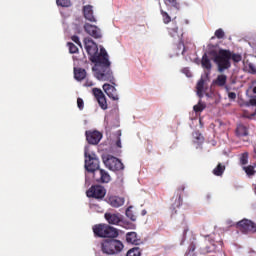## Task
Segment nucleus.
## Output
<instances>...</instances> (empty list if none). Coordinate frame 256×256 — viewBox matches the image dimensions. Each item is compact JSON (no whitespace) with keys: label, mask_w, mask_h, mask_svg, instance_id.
Returning a JSON list of instances; mask_svg holds the SVG:
<instances>
[{"label":"nucleus","mask_w":256,"mask_h":256,"mask_svg":"<svg viewBox=\"0 0 256 256\" xmlns=\"http://www.w3.org/2000/svg\"><path fill=\"white\" fill-rule=\"evenodd\" d=\"M236 227L242 233H248V231H251L252 233H256V224L255 222H252V220H249V219L240 220L239 222H237Z\"/></svg>","instance_id":"nucleus-10"},{"label":"nucleus","mask_w":256,"mask_h":256,"mask_svg":"<svg viewBox=\"0 0 256 256\" xmlns=\"http://www.w3.org/2000/svg\"><path fill=\"white\" fill-rule=\"evenodd\" d=\"M84 18L91 22L96 23V19L93 16V6L92 5H85L83 8Z\"/></svg>","instance_id":"nucleus-16"},{"label":"nucleus","mask_w":256,"mask_h":256,"mask_svg":"<svg viewBox=\"0 0 256 256\" xmlns=\"http://www.w3.org/2000/svg\"><path fill=\"white\" fill-rule=\"evenodd\" d=\"M141 252L139 247H134L127 252V256H141Z\"/></svg>","instance_id":"nucleus-28"},{"label":"nucleus","mask_w":256,"mask_h":256,"mask_svg":"<svg viewBox=\"0 0 256 256\" xmlns=\"http://www.w3.org/2000/svg\"><path fill=\"white\" fill-rule=\"evenodd\" d=\"M105 220L111 225H119L122 222V217L120 214L114 213H105L104 215Z\"/></svg>","instance_id":"nucleus-15"},{"label":"nucleus","mask_w":256,"mask_h":256,"mask_svg":"<svg viewBox=\"0 0 256 256\" xmlns=\"http://www.w3.org/2000/svg\"><path fill=\"white\" fill-rule=\"evenodd\" d=\"M84 31L93 37L94 39H101L102 37V32L98 26L90 24V23H85L84 24Z\"/></svg>","instance_id":"nucleus-12"},{"label":"nucleus","mask_w":256,"mask_h":256,"mask_svg":"<svg viewBox=\"0 0 256 256\" xmlns=\"http://www.w3.org/2000/svg\"><path fill=\"white\" fill-rule=\"evenodd\" d=\"M249 73L252 75L256 74V67L253 64L249 65Z\"/></svg>","instance_id":"nucleus-41"},{"label":"nucleus","mask_w":256,"mask_h":256,"mask_svg":"<svg viewBox=\"0 0 256 256\" xmlns=\"http://www.w3.org/2000/svg\"><path fill=\"white\" fill-rule=\"evenodd\" d=\"M117 140H116V147L118 148H122V142H121V136H122V132L121 130H118L117 132Z\"/></svg>","instance_id":"nucleus-36"},{"label":"nucleus","mask_w":256,"mask_h":256,"mask_svg":"<svg viewBox=\"0 0 256 256\" xmlns=\"http://www.w3.org/2000/svg\"><path fill=\"white\" fill-rule=\"evenodd\" d=\"M165 6L180 10V3L177 0H164Z\"/></svg>","instance_id":"nucleus-25"},{"label":"nucleus","mask_w":256,"mask_h":256,"mask_svg":"<svg viewBox=\"0 0 256 256\" xmlns=\"http://www.w3.org/2000/svg\"><path fill=\"white\" fill-rule=\"evenodd\" d=\"M246 106L256 107V99H251L248 103H246Z\"/></svg>","instance_id":"nucleus-42"},{"label":"nucleus","mask_w":256,"mask_h":256,"mask_svg":"<svg viewBox=\"0 0 256 256\" xmlns=\"http://www.w3.org/2000/svg\"><path fill=\"white\" fill-rule=\"evenodd\" d=\"M206 108V105L199 102L198 104L193 106V111L196 113L202 112Z\"/></svg>","instance_id":"nucleus-31"},{"label":"nucleus","mask_w":256,"mask_h":256,"mask_svg":"<svg viewBox=\"0 0 256 256\" xmlns=\"http://www.w3.org/2000/svg\"><path fill=\"white\" fill-rule=\"evenodd\" d=\"M84 157V168L87 172L92 173L94 183L109 184L111 181V176L109 175L108 171L100 168V162L96 158V155L85 150Z\"/></svg>","instance_id":"nucleus-1"},{"label":"nucleus","mask_w":256,"mask_h":256,"mask_svg":"<svg viewBox=\"0 0 256 256\" xmlns=\"http://www.w3.org/2000/svg\"><path fill=\"white\" fill-rule=\"evenodd\" d=\"M185 191V185L181 184L176 188V196H181L182 197V193Z\"/></svg>","instance_id":"nucleus-37"},{"label":"nucleus","mask_w":256,"mask_h":256,"mask_svg":"<svg viewBox=\"0 0 256 256\" xmlns=\"http://www.w3.org/2000/svg\"><path fill=\"white\" fill-rule=\"evenodd\" d=\"M172 206L171 209L173 211H175V213H177L176 209L180 208L183 205V198L179 195H174V197L172 198Z\"/></svg>","instance_id":"nucleus-20"},{"label":"nucleus","mask_w":256,"mask_h":256,"mask_svg":"<svg viewBox=\"0 0 256 256\" xmlns=\"http://www.w3.org/2000/svg\"><path fill=\"white\" fill-rule=\"evenodd\" d=\"M126 241L134 245H140L142 243L141 238L137 232H128L126 234Z\"/></svg>","instance_id":"nucleus-17"},{"label":"nucleus","mask_w":256,"mask_h":256,"mask_svg":"<svg viewBox=\"0 0 256 256\" xmlns=\"http://www.w3.org/2000/svg\"><path fill=\"white\" fill-rule=\"evenodd\" d=\"M196 250V245L194 243L190 244L188 251L185 253V256H189L190 253H194Z\"/></svg>","instance_id":"nucleus-38"},{"label":"nucleus","mask_w":256,"mask_h":256,"mask_svg":"<svg viewBox=\"0 0 256 256\" xmlns=\"http://www.w3.org/2000/svg\"><path fill=\"white\" fill-rule=\"evenodd\" d=\"M85 87H93V82H85Z\"/></svg>","instance_id":"nucleus-45"},{"label":"nucleus","mask_w":256,"mask_h":256,"mask_svg":"<svg viewBox=\"0 0 256 256\" xmlns=\"http://www.w3.org/2000/svg\"><path fill=\"white\" fill-rule=\"evenodd\" d=\"M85 136L88 144L91 145H97L102 139V134L99 131H86Z\"/></svg>","instance_id":"nucleus-13"},{"label":"nucleus","mask_w":256,"mask_h":256,"mask_svg":"<svg viewBox=\"0 0 256 256\" xmlns=\"http://www.w3.org/2000/svg\"><path fill=\"white\" fill-rule=\"evenodd\" d=\"M71 40L76 43L78 46L82 47L81 41L79 40V36H71Z\"/></svg>","instance_id":"nucleus-39"},{"label":"nucleus","mask_w":256,"mask_h":256,"mask_svg":"<svg viewBox=\"0 0 256 256\" xmlns=\"http://www.w3.org/2000/svg\"><path fill=\"white\" fill-rule=\"evenodd\" d=\"M193 137L197 139L198 141L203 140V136L199 132H195L193 134Z\"/></svg>","instance_id":"nucleus-43"},{"label":"nucleus","mask_w":256,"mask_h":256,"mask_svg":"<svg viewBox=\"0 0 256 256\" xmlns=\"http://www.w3.org/2000/svg\"><path fill=\"white\" fill-rule=\"evenodd\" d=\"M252 92H253L254 94H256V86L253 87Z\"/></svg>","instance_id":"nucleus-46"},{"label":"nucleus","mask_w":256,"mask_h":256,"mask_svg":"<svg viewBox=\"0 0 256 256\" xmlns=\"http://www.w3.org/2000/svg\"><path fill=\"white\" fill-rule=\"evenodd\" d=\"M68 47L71 54L79 53V48H77L76 44H73V42H68Z\"/></svg>","instance_id":"nucleus-33"},{"label":"nucleus","mask_w":256,"mask_h":256,"mask_svg":"<svg viewBox=\"0 0 256 256\" xmlns=\"http://www.w3.org/2000/svg\"><path fill=\"white\" fill-rule=\"evenodd\" d=\"M102 161L105 164V167L110 171L119 172L124 170L123 162L113 155H102Z\"/></svg>","instance_id":"nucleus-8"},{"label":"nucleus","mask_w":256,"mask_h":256,"mask_svg":"<svg viewBox=\"0 0 256 256\" xmlns=\"http://www.w3.org/2000/svg\"><path fill=\"white\" fill-rule=\"evenodd\" d=\"M103 91L105 92V94L110 98L113 99L114 101L119 100V96L117 94V89L115 88V86L109 84V83H105L102 86Z\"/></svg>","instance_id":"nucleus-14"},{"label":"nucleus","mask_w":256,"mask_h":256,"mask_svg":"<svg viewBox=\"0 0 256 256\" xmlns=\"http://www.w3.org/2000/svg\"><path fill=\"white\" fill-rule=\"evenodd\" d=\"M228 80V76L226 74H219L217 79L213 81L215 85L218 87H225Z\"/></svg>","instance_id":"nucleus-22"},{"label":"nucleus","mask_w":256,"mask_h":256,"mask_svg":"<svg viewBox=\"0 0 256 256\" xmlns=\"http://www.w3.org/2000/svg\"><path fill=\"white\" fill-rule=\"evenodd\" d=\"M110 66L111 63L109 62V55H107L104 58H102L100 62L95 63V66L92 68V71L94 72V76L98 80L109 81L115 85V78Z\"/></svg>","instance_id":"nucleus-3"},{"label":"nucleus","mask_w":256,"mask_h":256,"mask_svg":"<svg viewBox=\"0 0 256 256\" xmlns=\"http://www.w3.org/2000/svg\"><path fill=\"white\" fill-rule=\"evenodd\" d=\"M248 163V153L244 152L240 156V164L241 165H246Z\"/></svg>","instance_id":"nucleus-35"},{"label":"nucleus","mask_w":256,"mask_h":256,"mask_svg":"<svg viewBox=\"0 0 256 256\" xmlns=\"http://www.w3.org/2000/svg\"><path fill=\"white\" fill-rule=\"evenodd\" d=\"M146 213H147V211H145V210L142 211V215H146Z\"/></svg>","instance_id":"nucleus-48"},{"label":"nucleus","mask_w":256,"mask_h":256,"mask_svg":"<svg viewBox=\"0 0 256 256\" xmlns=\"http://www.w3.org/2000/svg\"><path fill=\"white\" fill-rule=\"evenodd\" d=\"M225 170H226V166L223 165V164H221V163H219V164L217 165V167H215V168L213 169V174H214L215 176L221 177V176L224 174Z\"/></svg>","instance_id":"nucleus-24"},{"label":"nucleus","mask_w":256,"mask_h":256,"mask_svg":"<svg viewBox=\"0 0 256 256\" xmlns=\"http://www.w3.org/2000/svg\"><path fill=\"white\" fill-rule=\"evenodd\" d=\"M92 93L96 100L98 101V104L100 105V108L102 110H107L108 109V102L107 98L104 94V92L100 88H93Z\"/></svg>","instance_id":"nucleus-11"},{"label":"nucleus","mask_w":256,"mask_h":256,"mask_svg":"<svg viewBox=\"0 0 256 256\" xmlns=\"http://www.w3.org/2000/svg\"><path fill=\"white\" fill-rule=\"evenodd\" d=\"M123 242L114 237L107 238L101 243V251L107 255H117L123 251Z\"/></svg>","instance_id":"nucleus-5"},{"label":"nucleus","mask_w":256,"mask_h":256,"mask_svg":"<svg viewBox=\"0 0 256 256\" xmlns=\"http://www.w3.org/2000/svg\"><path fill=\"white\" fill-rule=\"evenodd\" d=\"M107 194V190L101 185H92L86 192V196L89 199H104Z\"/></svg>","instance_id":"nucleus-9"},{"label":"nucleus","mask_w":256,"mask_h":256,"mask_svg":"<svg viewBox=\"0 0 256 256\" xmlns=\"http://www.w3.org/2000/svg\"><path fill=\"white\" fill-rule=\"evenodd\" d=\"M228 98L231 100H235L237 98V95L235 92H228Z\"/></svg>","instance_id":"nucleus-44"},{"label":"nucleus","mask_w":256,"mask_h":256,"mask_svg":"<svg viewBox=\"0 0 256 256\" xmlns=\"http://www.w3.org/2000/svg\"><path fill=\"white\" fill-rule=\"evenodd\" d=\"M243 170L246 172V174H247L248 176H253V175H255V173H256L254 167L251 166V165H250V166H247V167H243Z\"/></svg>","instance_id":"nucleus-32"},{"label":"nucleus","mask_w":256,"mask_h":256,"mask_svg":"<svg viewBox=\"0 0 256 256\" xmlns=\"http://www.w3.org/2000/svg\"><path fill=\"white\" fill-rule=\"evenodd\" d=\"M215 37H217V39L222 40L225 37V32L223 31V28H218L215 32Z\"/></svg>","instance_id":"nucleus-34"},{"label":"nucleus","mask_w":256,"mask_h":256,"mask_svg":"<svg viewBox=\"0 0 256 256\" xmlns=\"http://www.w3.org/2000/svg\"><path fill=\"white\" fill-rule=\"evenodd\" d=\"M167 31L170 35V37H173V39L178 40V49L183 48V52H185V44L183 41L184 36V29L180 28V26L177 24L176 20H172V25L168 26Z\"/></svg>","instance_id":"nucleus-7"},{"label":"nucleus","mask_w":256,"mask_h":256,"mask_svg":"<svg viewBox=\"0 0 256 256\" xmlns=\"http://www.w3.org/2000/svg\"><path fill=\"white\" fill-rule=\"evenodd\" d=\"M84 48L86 53H88L89 59L93 63L100 62L103 58L109 56L105 48H100V53H98V46L95 44L92 38H84Z\"/></svg>","instance_id":"nucleus-4"},{"label":"nucleus","mask_w":256,"mask_h":256,"mask_svg":"<svg viewBox=\"0 0 256 256\" xmlns=\"http://www.w3.org/2000/svg\"><path fill=\"white\" fill-rule=\"evenodd\" d=\"M92 229L94 235L99 238H117L119 236L118 230L108 224H98Z\"/></svg>","instance_id":"nucleus-6"},{"label":"nucleus","mask_w":256,"mask_h":256,"mask_svg":"<svg viewBox=\"0 0 256 256\" xmlns=\"http://www.w3.org/2000/svg\"><path fill=\"white\" fill-rule=\"evenodd\" d=\"M77 106H78V108H79L80 110H83V109H84V101H83V99H81V98H78V99H77Z\"/></svg>","instance_id":"nucleus-40"},{"label":"nucleus","mask_w":256,"mask_h":256,"mask_svg":"<svg viewBox=\"0 0 256 256\" xmlns=\"http://www.w3.org/2000/svg\"><path fill=\"white\" fill-rule=\"evenodd\" d=\"M204 83H205V81H204L203 79H201V80L198 81V83H197V85H196L197 94H198L199 96L202 95V92H203V90H204Z\"/></svg>","instance_id":"nucleus-30"},{"label":"nucleus","mask_w":256,"mask_h":256,"mask_svg":"<svg viewBox=\"0 0 256 256\" xmlns=\"http://www.w3.org/2000/svg\"><path fill=\"white\" fill-rule=\"evenodd\" d=\"M201 65H202L203 69H206V71L208 72L207 74L211 73L213 65L211 63L210 58L208 57V55L206 53L202 57Z\"/></svg>","instance_id":"nucleus-19"},{"label":"nucleus","mask_w":256,"mask_h":256,"mask_svg":"<svg viewBox=\"0 0 256 256\" xmlns=\"http://www.w3.org/2000/svg\"><path fill=\"white\" fill-rule=\"evenodd\" d=\"M243 57L241 54L232 53L230 50L220 49L217 54L214 55L213 62L217 65V71L224 73L228 69H231V60L234 63H240Z\"/></svg>","instance_id":"nucleus-2"},{"label":"nucleus","mask_w":256,"mask_h":256,"mask_svg":"<svg viewBox=\"0 0 256 256\" xmlns=\"http://www.w3.org/2000/svg\"><path fill=\"white\" fill-rule=\"evenodd\" d=\"M236 136L237 137H246V136H248V129L244 126V124H237Z\"/></svg>","instance_id":"nucleus-23"},{"label":"nucleus","mask_w":256,"mask_h":256,"mask_svg":"<svg viewBox=\"0 0 256 256\" xmlns=\"http://www.w3.org/2000/svg\"><path fill=\"white\" fill-rule=\"evenodd\" d=\"M87 72L83 68H74V78L78 81H82L86 78Z\"/></svg>","instance_id":"nucleus-21"},{"label":"nucleus","mask_w":256,"mask_h":256,"mask_svg":"<svg viewBox=\"0 0 256 256\" xmlns=\"http://www.w3.org/2000/svg\"><path fill=\"white\" fill-rule=\"evenodd\" d=\"M126 217L133 222L137 220V216L132 211V206H129V208L126 210Z\"/></svg>","instance_id":"nucleus-29"},{"label":"nucleus","mask_w":256,"mask_h":256,"mask_svg":"<svg viewBox=\"0 0 256 256\" xmlns=\"http://www.w3.org/2000/svg\"><path fill=\"white\" fill-rule=\"evenodd\" d=\"M56 4L62 8H69L72 5L71 0H56Z\"/></svg>","instance_id":"nucleus-27"},{"label":"nucleus","mask_w":256,"mask_h":256,"mask_svg":"<svg viewBox=\"0 0 256 256\" xmlns=\"http://www.w3.org/2000/svg\"><path fill=\"white\" fill-rule=\"evenodd\" d=\"M254 154H255V157H256V144L254 145Z\"/></svg>","instance_id":"nucleus-47"},{"label":"nucleus","mask_w":256,"mask_h":256,"mask_svg":"<svg viewBox=\"0 0 256 256\" xmlns=\"http://www.w3.org/2000/svg\"><path fill=\"white\" fill-rule=\"evenodd\" d=\"M124 198L123 197H119V196H110L108 198V203L114 207V208H119L121 206L124 205Z\"/></svg>","instance_id":"nucleus-18"},{"label":"nucleus","mask_w":256,"mask_h":256,"mask_svg":"<svg viewBox=\"0 0 256 256\" xmlns=\"http://www.w3.org/2000/svg\"><path fill=\"white\" fill-rule=\"evenodd\" d=\"M160 14L162 16V21L165 25H168L169 23H171V17L167 12H165V10L160 9Z\"/></svg>","instance_id":"nucleus-26"}]
</instances>
